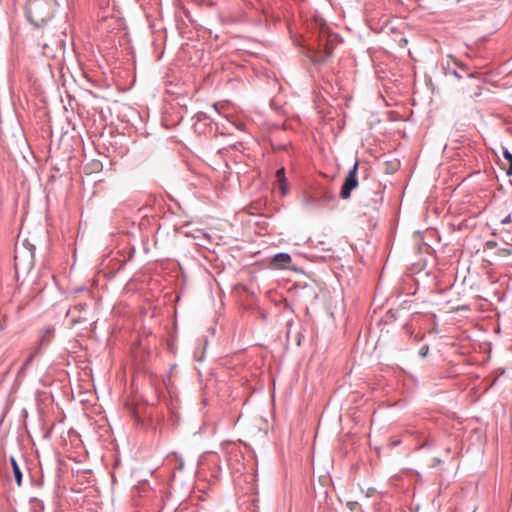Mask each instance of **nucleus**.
<instances>
[{"instance_id":"5","label":"nucleus","mask_w":512,"mask_h":512,"mask_svg":"<svg viewBox=\"0 0 512 512\" xmlns=\"http://www.w3.org/2000/svg\"><path fill=\"white\" fill-rule=\"evenodd\" d=\"M338 43V35L330 33L328 28H321L320 45L323 47L325 56L328 57L333 53L334 47Z\"/></svg>"},{"instance_id":"10","label":"nucleus","mask_w":512,"mask_h":512,"mask_svg":"<svg viewBox=\"0 0 512 512\" xmlns=\"http://www.w3.org/2000/svg\"><path fill=\"white\" fill-rule=\"evenodd\" d=\"M500 224L503 226V230L510 233L512 231V212L501 219Z\"/></svg>"},{"instance_id":"7","label":"nucleus","mask_w":512,"mask_h":512,"mask_svg":"<svg viewBox=\"0 0 512 512\" xmlns=\"http://www.w3.org/2000/svg\"><path fill=\"white\" fill-rule=\"evenodd\" d=\"M291 262V256L288 253H278L272 258V265L281 268Z\"/></svg>"},{"instance_id":"3","label":"nucleus","mask_w":512,"mask_h":512,"mask_svg":"<svg viewBox=\"0 0 512 512\" xmlns=\"http://www.w3.org/2000/svg\"><path fill=\"white\" fill-rule=\"evenodd\" d=\"M54 333L55 329L52 326L45 327L44 329L41 330L39 334L38 347L30 353V355L24 362L22 369H26L34 360V358L39 354L40 350L51 343L54 337Z\"/></svg>"},{"instance_id":"11","label":"nucleus","mask_w":512,"mask_h":512,"mask_svg":"<svg viewBox=\"0 0 512 512\" xmlns=\"http://www.w3.org/2000/svg\"><path fill=\"white\" fill-rule=\"evenodd\" d=\"M503 156L509 162V167L506 170V174L508 176H511L512 175V154L508 150H504Z\"/></svg>"},{"instance_id":"16","label":"nucleus","mask_w":512,"mask_h":512,"mask_svg":"<svg viewBox=\"0 0 512 512\" xmlns=\"http://www.w3.org/2000/svg\"><path fill=\"white\" fill-rule=\"evenodd\" d=\"M479 94H480V92H478V91L474 93L475 96H478Z\"/></svg>"},{"instance_id":"8","label":"nucleus","mask_w":512,"mask_h":512,"mask_svg":"<svg viewBox=\"0 0 512 512\" xmlns=\"http://www.w3.org/2000/svg\"><path fill=\"white\" fill-rule=\"evenodd\" d=\"M276 178L279 183V187L281 190L282 195L287 194V186H286V177H285V169L280 168L276 172Z\"/></svg>"},{"instance_id":"4","label":"nucleus","mask_w":512,"mask_h":512,"mask_svg":"<svg viewBox=\"0 0 512 512\" xmlns=\"http://www.w3.org/2000/svg\"><path fill=\"white\" fill-rule=\"evenodd\" d=\"M358 162H355L353 167L349 170L347 176L345 177V181L343 183L340 196L343 199H348L351 196V192L358 186V178H357V170H358Z\"/></svg>"},{"instance_id":"1","label":"nucleus","mask_w":512,"mask_h":512,"mask_svg":"<svg viewBox=\"0 0 512 512\" xmlns=\"http://www.w3.org/2000/svg\"><path fill=\"white\" fill-rule=\"evenodd\" d=\"M55 6V0H28L26 15L29 22L35 27L43 26L51 19Z\"/></svg>"},{"instance_id":"15","label":"nucleus","mask_w":512,"mask_h":512,"mask_svg":"<svg viewBox=\"0 0 512 512\" xmlns=\"http://www.w3.org/2000/svg\"><path fill=\"white\" fill-rule=\"evenodd\" d=\"M469 78H470L471 80H474V76H473L472 74H470V75H469Z\"/></svg>"},{"instance_id":"2","label":"nucleus","mask_w":512,"mask_h":512,"mask_svg":"<svg viewBox=\"0 0 512 512\" xmlns=\"http://www.w3.org/2000/svg\"><path fill=\"white\" fill-rule=\"evenodd\" d=\"M34 257H35V246L25 240L21 246L18 244L15 248V268L23 267V268H31L34 265Z\"/></svg>"},{"instance_id":"9","label":"nucleus","mask_w":512,"mask_h":512,"mask_svg":"<svg viewBox=\"0 0 512 512\" xmlns=\"http://www.w3.org/2000/svg\"><path fill=\"white\" fill-rule=\"evenodd\" d=\"M10 462H11V465H12L13 474H14L16 483H17L18 486H21V484H22V473H21L20 467H19V465L17 464L16 460L13 457H11Z\"/></svg>"},{"instance_id":"13","label":"nucleus","mask_w":512,"mask_h":512,"mask_svg":"<svg viewBox=\"0 0 512 512\" xmlns=\"http://www.w3.org/2000/svg\"><path fill=\"white\" fill-rule=\"evenodd\" d=\"M448 57L453 61V63H454L455 65H458V66L460 65V64H459V62H458V60H457L456 58H454L452 55H448Z\"/></svg>"},{"instance_id":"14","label":"nucleus","mask_w":512,"mask_h":512,"mask_svg":"<svg viewBox=\"0 0 512 512\" xmlns=\"http://www.w3.org/2000/svg\"><path fill=\"white\" fill-rule=\"evenodd\" d=\"M451 74H453L457 78H460V75L455 70H451Z\"/></svg>"},{"instance_id":"12","label":"nucleus","mask_w":512,"mask_h":512,"mask_svg":"<svg viewBox=\"0 0 512 512\" xmlns=\"http://www.w3.org/2000/svg\"><path fill=\"white\" fill-rule=\"evenodd\" d=\"M427 352H428V347L422 348V349L420 350V354H421L422 356H426Z\"/></svg>"},{"instance_id":"6","label":"nucleus","mask_w":512,"mask_h":512,"mask_svg":"<svg viewBox=\"0 0 512 512\" xmlns=\"http://www.w3.org/2000/svg\"><path fill=\"white\" fill-rule=\"evenodd\" d=\"M67 316L70 317L72 326L88 321V318L86 317V305H75L67 311Z\"/></svg>"}]
</instances>
